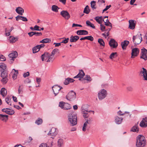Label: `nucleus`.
I'll list each match as a JSON object with an SVG mask.
<instances>
[{
	"mask_svg": "<svg viewBox=\"0 0 147 147\" xmlns=\"http://www.w3.org/2000/svg\"><path fill=\"white\" fill-rule=\"evenodd\" d=\"M146 143V140L144 136L139 135L137 137L136 144L137 147H144Z\"/></svg>",
	"mask_w": 147,
	"mask_h": 147,
	"instance_id": "1",
	"label": "nucleus"
},
{
	"mask_svg": "<svg viewBox=\"0 0 147 147\" xmlns=\"http://www.w3.org/2000/svg\"><path fill=\"white\" fill-rule=\"evenodd\" d=\"M68 119L71 126L75 125L77 124V116L76 114L73 113L69 114Z\"/></svg>",
	"mask_w": 147,
	"mask_h": 147,
	"instance_id": "2",
	"label": "nucleus"
},
{
	"mask_svg": "<svg viewBox=\"0 0 147 147\" xmlns=\"http://www.w3.org/2000/svg\"><path fill=\"white\" fill-rule=\"evenodd\" d=\"M141 36V34L139 32L136 35L133 36V41L135 45H138L141 42L142 40Z\"/></svg>",
	"mask_w": 147,
	"mask_h": 147,
	"instance_id": "3",
	"label": "nucleus"
},
{
	"mask_svg": "<svg viewBox=\"0 0 147 147\" xmlns=\"http://www.w3.org/2000/svg\"><path fill=\"white\" fill-rule=\"evenodd\" d=\"M66 98L70 101H73L76 98V92L73 91H71L66 96Z\"/></svg>",
	"mask_w": 147,
	"mask_h": 147,
	"instance_id": "4",
	"label": "nucleus"
},
{
	"mask_svg": "<svg viewBox=\"0 0 147 147\" xmlns=\"http://www.w3.org/2000/svg\"><path fill=\"white\" fill-rule=\"evenodd\" d=\"M107 94V91L104 89H102L98 94V98L99 100H101L106 96Z\"/></svg>",
	"mask_w": 147,
	"mask_h": 147,
	"instance_id": "5",
	"label": "nucleus"
},
{
	"mask_svg": "<svg viewBox=\"0 0 147 147\" xmlns=\"http://www.w3.org/2000/svg\"><path fill=\"white\" fill-rule=\"evenodd\" d=\"M109 44L110 46L112 48H116L118 46L117 42L113 39H111L109 41Z\"/></svg>",
	"mask_w": 147,
	"mask_h": 147,
	"instance_id": "6",
	"label": "nucleus"
},
{
	"mask_svg": "<svg viewBox=\"0 0 147 147\" xmlns=\"http://www.w3.org/2000/svg\"><path fill=\"white\" fill-rule=\"evenodd\" d=\"M82 113L84 114L83 116L84 118H87L88 117V112H90L91 111L94 112V111H88V109H85V106L83 105L82 107Z\"/></svg>",
	"mask_w": 147,
	"mask_h": 147,
	"instance_id": "7",
	"label": "nucleus"
},
{
	"mask_svg": "<svg viewBox=\"0 0 147 147\" xmlns=\"http://www.w3.org/2000/svg\"><path fill=\"white\" fill-rule=\"evenodd\" d=\"M62 88V87H60L57 85H54L52 87L53 92L56 96L59 92V91Z\"/></svg>",
	"mask_w": 147,
	"mask_h": 147,
	"instance_id": "8",
	"label": "nucleus"
},
{
	"mask_svg": "<svg viewBox=\"0 0 147 147\" xmlns=\"http://www.w3.org/2000/svg\"><path fill=\"white\" fill-rule=\"evenodd\" d=\"M141 50L142 53L140 58L146 60L147 59V50L144 48L142 49Z\"/></svg>",
	"mask_w": 147,
	"mask_h": 147,
	"instance_id": "9",
	"label": "nucleus"
},
{
	"mask_svg": "<svg viewBox=\"0 0 147 147\" xmlns=\"http://www.w3.org/2000/svg\"><path fill=\"white\" fill-rule=\"evenodd\" d=\"M61 15L65 19L68 20L70 18V15L68 11L66 10H63L60 12Z\"/></svg>",
	"mask_w": 147,
	"mask_h": 147,
	"instance_id": "10",
	"label": "nucleus"
},
{
	"mask_svg": "<svg viewBox=\"0 0 147 147\" xmlns=\"http://www.w3.org/2000/svg\"><path fill=\"white\" fill-rule=\"evenodd\" d=\"M58 130L55 127H52L48 135L55 136L58 133Z\"/></svg>",
	"mask_w": 147,
	"mask_h": 147,
	"instance_id": "11",
	"label": "nucleus"
},
{
	"mask_svg": "<svg viewBox=\"0 0 147 147\" xmlns=\"http://www.w3.org/2000/svg\"><path fill=\"white\" fill-rule=\"evenodd\" d=\"M140 126L143 128L147 127V117L142 118V121L140 123Z\"/></svg>",
	"mask_w": 147,
	"mask_h": 147,
	"instance_id": "12",
	"label": "nucleus"
},
{
	"mask_svg": "<svg viewBox=\"0 0 147 147\" xmlns=\"http://www.w3.org/2000/svg\"><path fill=\"white\" fill-rule=\"evenodd\" d=\"M139 52V50L138 48H135L132 49L131 53V57L133 58L137 56L138 55Z\"/></svg>",
	"mask_w": 147,
	"mask_h": 147,
	"instance_id": "13",
	"label": "nucleus"
},
{
	"mask_svg": "<svg viewBox=\"0 0 147 147\" xmlns=\"http://www.w3.org/2000/svg\"><path fill=\"white\" fill-rule=\"evenodd\" d=\"M18 54L17 52L15 51L13 52L10 53L9 55V57L10 58V60L13 61L14 59L16 58L18 56Z\"/></svg>",
	"mask_w": 147,
	"mask_h": 147,
	"instance_id": "14",
	"label": "nucleus"
},
{
	"mask_svg": "<svg viewBox=\"0 0 147 147\" xmlns=\"http://www.w3.org/2000/svg\"><path fill=\"white\" fill-rule=\"evenodd\" d=\"M142 71H140V73L142 74V76L144 78V80H147V71L146 69L144 67L142 68Z\"/></svg>",
	"mask_w": 147,
	"mask_h": 147,
	"instance_id": "15",
	"label": "nucleus"
},
{
	"mask_svg": "<svg viewBox=\"0 0 147 147\" xmlns=\"http://www.w3.org/2000/svg\"><path fill=\"white\" fill-rule=\"evenodd\" d=\"M123 120V118L119 117L117 116H116L115 117V121L117 124H121Z\"/></svg>",
	"mask_w": 147,
	"mask_h": 147,
	"instance_id": "16",
	"label": "nucleus"
},
{
	"mask_svg": "<svg viewBox=\"0 0 147 147\" xmlns=\"http://www.w3.org/2000/svg\"><path fill=\"white\" fill-rule=\"evenodd\" d=\"M129 28L131 30H133L134 29L136 26V23L133 20H129Z\"/></svg>",
	"mask_w": 147,
	"mask_h": 147,
	"instance_id": "17",
	"label": "nucleus"
},
{
	"mask_svg": "<svg viewBox=\"0 0 147 147\" xmlns=\"http://www.w3.org/2000/svg\"><path fill=\"white\" fill-rule=\"evenodd\" d=\"M77 34L79 35H86L88 34V32L84 30H80L76 32Z\"/></svg>",
	"mask_w": 147,
	"mask_h": 147,
	"instance_id": "18",
	"label": "nucleus"
},
{
	"mask_svg": "<svg viewBox=\"0 0 147 147\" xmlns=\"http://www.w3.org/2000/svg\"><path fill=\"white\" fill-rule=\"evenodd\" d=\"M79 38V37L78 36H73L71 35L70 37V41L71 42H76Z\"/></svg>",
	"mask_w": 147,
	"mask_h": 147,
	"instance_id": "19",
	"label": "nucleus"
},
{
	"mask_svg": "<svg viewBox=\"0 0 147 147\" xmlns=\"http://www.w3.org/2000/svg\"><path fill=\"white\" fill-rule=\"evenodd\" d=\"M85 75V74L83 70H80L78 74L74 77V78H83L84 76Z\"/></svg>",
	"mask_w": 147,
	"mask_h": 147,
	"instance_id": "20",
	"label": "nucleus"
},
{
	"mask_svg": "<svg viewBox=\"0 0 147 147\" xmlns=\"http://www.w3.org/2000/svg\"><path fill=\"white\" fill-rule=\"evenodd\" d=\"M129 43V42L127 40H125L121 42V45L122 48L123 50L125 49L128 45Z\"/></svg>",
	"mask_w": 147,
	"mask_h": 147,
	"instance_id": "21",
	"label": "nucleus"
},
{
	"mask_svg": "<svg viewBox=\"0 0 147 147\" xmlns=\"http://www.w3.org/2000/svg\"><path fill=\"white\" fill-rule=\"evenodd\" d=\"M138 122L131 129V131L133 132H138L139 131V129L138 126Z\"/></svg>",
	"mask_w": 147,
	"mask_h": 147,
	"instance_id": "22",
	"label": "nucleus"
},
{
	"mask_svg": "<svg viewBox=\"0 0 147 147\" xmlns=\"http://www.w3.org/2000/svg\"><path fill=\"white\" fill-rule=\"evenodd\" d=\"M16 11L18 13L21 15H23L24 12V9L20 7L17 8Z\"/></svg>",
	"mask_w": 147,
	"mask_h": 147,
	"instance_id": "23",
	"label": "nucleus"
},
{
	"mask_svg": "<svg viewBox=\"0 0 147 147\" xmlns=\"http://www.w3.org/2000/svg\"><path fill=\"white\" fill-rule=\"evenodd\" d=\"M8 116L0 114V119L4 121H6L8 119Z\"/></svg>",
	"mask_w": 147,
	"mask_h": 147,
	"instance_id": "24",
	"label": "nucleus"
},
{
	"mask_svg": "<svg viewBox=\"0 0 147 147\" xmlns=\"http://www.w3.org/2000/svg\"><path fill=\"white\" fill-rule=\"evenodd\" d=\"M48 55L49 56L48 57V60L47 61V62H52L53 60L54 59V57L52 55L51 53H48Z\"/></svg>",
	"mask_w": 147,
	"mask_h": 147,
	"instance_id": "25",
	"label": "nucleus"
},
{
	"mask_svg": "<svg viewBox=\"0 0 147 147\" xmlns=\"http://www.w3.org/2000/svg\"><path fill=\"white\" fill-rule=\"evenodd\" d=\"M48 54V52H46L44 54L42 55L41 57L42 61H46L47 59V56H49Z\"/></svg>",
	"mask_w": 147,
	"mask_h": 147,
	"instance_id": "26",
	"label": "nucleus"
},
{
	"mask_svg": "<svg viewBox=\"0 0 147 147\" xmlns=\"http://www.w3.org/2000/svg\"><path fill=\"white\" fill-rule=\"evenodd\" d=\"M85 39H87L91 41H93L94 40V38L91 36H90L82 38L80 39V40H84Z\"/></svg>",
	"mask_w": 147,
	"mask_h": 147,
	"instance_id": "27",
	"label": "nucleus"
},
{
	"mask_svg": "<svg viewBox=\"0 0 147 147\" xmlns=\"http://www.w3.org/2000/svg\"><path fill=\"white\" fill-rule=\"evenodd\" d=\"M7 91L6 89L4 88H2L1 90V94L3 97H4L7 94Z\"/></svg>",
	"mask_w": 147,
	"mask_h": 147,
	"instance_id": "28",
	"label": "nucleus"
},
{
	"mask_svg": "<svg viewBox=\"0 0 147 147\" xmlns=\"http://www.w3.org/2000/svg\"><path fill=\"white\" fill-rule=\"evenodd\" d=\"M71 107L69 104L67 103L64 102V105L63 109L65 110H68L71 108Z\"/></svg>",
	"mask_w": 147,
	"mask_h": 147,
	"instance_id": "29",
	"label": "nucleus"
},
{
	"mask_svg": "<svg viewBox=\"0 0 147 147\" xmlns=\"http://www.w3.org/2000/svg\"><path fill=\"white\" fill-rule=\"evenodd\" d=\"M1 76L2 78L7 77V73L6 70L1 71Z\"/></svg>",
	"mask_w": 147,
	"mask_h": 147,
	"instance_id": "30",
	"label": "nucleus"
},
{
	"mask_svg": "<svg viewBox=\"0 0 147 147\" xmlns=\"http://www.w3.org/2000/svg\"><path fill=\"white\" fill-rule=\"evenodd\" d=\"M86 24L87 26L90 27L93 29H95V27L94 25L92 24L89 21H87L86 22Z\"/></svg>",
	"mask_w": 147,
	"mask_h": 147,
	"instance_id": "31",
	"label": "nucleus"
},
{
	"mask_svg": "<svg viewBox=\"0 0 147 147\" xmlns=\"http://www.w3.org/2000/svg\"><path fill=\"white\" fill-rule=\"evenodd\" d=\"M6 66L5 64H2L0 65V72L6 70Z\"/></svg>",
	"mask_w": 147,
	"mask_h": 147,
	"instance_id": "32",
	"label": "nucleus"
},
{
	"mask_svg": "<svg viewBox=\"0 0 147 147\" xmlns=\"http://www.w3.org/2000/svg\"><path fill=\"white\" fill-rule=\"evenodd\" d=\"M6 109L5 113H6L11 115L14 113V112L13 111L10 110V109L8 108H6Z\"/></svg>",
	"mask_w": 147,
	"mask_h": 147,
	"instance_id": "33",
	"label": "nucleus"
},
{
	"mask_svg": "<svg viewBox=\"0 0 147 147\" xmlns=\"http://www.w3.org/2000/svg\"><path fill=\"white\" fill-rule=\"evenodd\" d=\"M38 46L36 45L33 48L32 50L33 53H35L39 51L40 49Z\"/></svg>",
	"mask_w": 147,
	"mask_h": 147,
	"instance_id": "34",
	"label": "nucleus"
},
{
	"mask_svg": "<svg viewBox=\"0 0 147 147\" xmlns=\"http://www.w3.org/2000/svg\"><path fill=\"white\" fill-rule=\"evenodd\" d=\"M51 8L52 10L56 12H58V9H59L57 6L56 5H53Z\"/></svg>",
	"mask_w": 147,
	"mask_h": 147,
	"instance_id": "35",
	"label": "nucleus"
},
{
	"mask_svg": "<svg viewBox=\"0 0 147 147\" xmlns=\"http://www.w3.org/2000/svg\"><path fill=\"white\" fill-rule=\"evenodd\" d=\"M117 56V53L114 52L112 53L109 56L110 59H113L116 57Z\"/></svg>",
	"mask_w": 147,
	"mask_h": 147,
	"instance_id": "36",
	"label": "nucleus"
},
{
	"mask_svg": "<svg viewBox=\"0 0 147 147\" xmlns=\"http://www.w3.org/2000/svg\"><path fill=\"white\" fill-rule=\"evenodd\" d=\"M96 2V1H92L90 2L91 7L93 10L96 9V7H95Z\"/></svg>",
	"mask_w": 147,
	"mask_h": 147,
	"instance_id": "37",
	"label": "nucleus"
},
{
	"mask_svg": "<svg viewBox=\"0 0 147 147\" xmlns=\"http://www.w3.org/2000/svg\"><path fill=\"white\" fill-rule=\"evenodd\" d=\"M58 146L61 147L63 143V140L62 139H59L58 141Z\"/></svg>",
	"mask_w": 147,
	"mask_h": 147,
	"instance_id": "38",
	"label": "nucleus"
},
{
	"mask_svg": "<svg viewBox=\"0 0 147 147\" xmlns=\"http://www.w3.org/2000/svg\"><path fill=\"white\" fill-rule=\"evenodd\" d=\"M11 100V98L10 97L8 96H7L5 99V101L6 103L10 105H11V103L10 101Z\"/></svg>",
	"mask_w": 147,
	"mask_h": 147,
	"instance_id": "39",
	"label": "nucleus"
},
{
	"mask_svg": "<svg viewBox=\"0 0 147 147\" xmlns=\"http://www.w3.org/2000/svg\"><path fill=\"white\" fill-rule=\"evenodd\" d=\"M42 123V119L40 118H38L37 120L36 121L35 123L38 125L41 124Z\"/></svg>",
	"mask_w": 147,
	"mask_h": 147,
	"instance_id": "40",
	"label": "nucleus"
},
{
	"mask_svg": "<svg viewBox=\"0 0 147 147\" xmlns=\"http://www.w3.org/2000/svg\"><path fill=\"white\" fill-rule=\"evenodd\" d=\"M2 78V79L1 80V81L2 83L3 84H6L8 80L7 77H4V78L3 77Z\"/></svg>",
	"mask_w": 147,
	"mask_h": 147,
	"instance_id": "41",
	"label": "nucleus"
},
{
	"mask_svg": "<svg viewBox=\"0 0 147 147\" xmlns=\"http://www.w3.org/2000/svg\"><path fill=\"white\" fill-rule=\"evenodd\" d=\"M90 12V10L89 9L88 5H86L84 9L83 12L84 13L88 14Z\"/></svg>",
	"mask_w": 147,
	"mask_h": 147,
	"instance_id": "42",
	"label": "nucleus"
},
{
	"mask_svg": "<svg viewBox=\"0 0 147 147\" xmlns=\"http://www.w3.org/2000/svg\"><path fill=\"white\" fill-rule=\"evenodd\" d=\"M12 70H14L15 72L13 73L12 76V78L13 79H15L16 78V76L18 74V70H16L15 69H12Z\"/></svg>",
	"mask_w": 147,
	"mask_h": 147,
	"instance_id": "43",
	"label": "nucleus"
},
{
	"mask_svg": "<svg viewBox=\"0 0 147 147\" xmlns=\"http://www.w3.org/2000/svg\"><path fill=\"white\" fill-rule=\"evenodd\" d=\"M98 42L100 44V45L102 46H105V42L103 40L102 38H99L98 40Z\"/></svg>",
	"mask_w": 147,
	"mask_h": 147,
	"instance_id": "44",
	"label": "nucleus"
},
{
	"mask_svg": "<svg viewBox=\"0 0 147 147\" xmlns=\"http://www.w3.org/2000/svg\"><path fill=\"white\" fill-rule=\"evenodd\" d=\"M59 51L58 49H54L52 51L51 53V54L54 57V55L57 53H59Z\"/></svg>",
	"mask_w": 147,
	"mask_h": 147,
	"instance_id": "45",
	"label": "nucleus"
},
{
	"mask_svg": "<svg viewBox=\"0 0 147 147\" xmlns=\"http://www.w3.org/2000/svg\"><path fill=\"white\" fill-rule=\"evenodd\" d=\"M23 86H20L18 89V92L19 94H22L23 92Z\"/></svg>",
	"mask_w": 147,
	"mask_h": 147,
	"instance_id": "46",
	"label": "nucleus"
},
{
	"mask_svg": "<svg viewBox=\"0 0 147 147\" xmlns=\"http://www.w3.org/2000/svg\"><path fill=\"white\" fill-rule=\"evenodd\" d=\"M82 80H86L88 81H90L92 80L91 78L89 75H86L85 78L82 79Z\"/></svg>",
	"mask_w": 147,
	"mask_h": 147,
	"instance_id": "47",
	"label": "nucleus"
},
{
	"mask_svg": "<svg viewBox=\"0 0 147 147\" xmlns=\"http://www.w3.org/2000/svg\"><path fill=\"white\" fill-rule=\"evenodd\" d=\"M18 38L14 37H12L10 40V42L12 43L15 42L17 40Z\"/></svg>",
	"mask_w": 147,
	"mask_h": 147,
	"instance_id": "48",
	"label": "nucleus"
},
{
	"mask_svg": "<svg viewBox=\"0 0 147 147\" xmlns=\"http://www.w3.org/2000/svg\"><path fill=\"white\" fill-rule=\"evenodd\" d=\"M103 21H104L105 23V25L107 26H109L112 28V24L109 22V21H108L107 22H105L104 21V20L103 19Z\"/></svg>",
	"mask_w": 147,
	"mask_h": 147,
	"instance_id": "49",
	"label": "nucleus"
},
{
	"mask_svg": "<svg viewBox=\"0 0 147 147\" xmlns=\"http://www.w3.org/2000/svg\"><path fill=\"white\" fill-rule=\"evenodd\" d=\"M94 20H95L99 24H102V22L101 20H100L99 18H98V16L94 18Z\"/></svg>",
	"mask_w": 147,
	"mask_h": 147,
	"instance_id": "50",
	"label": "nucleus"
},
{
	"mask_svg": "<svg viewBox=\"0 0 147 147\" xmlns=\"http://www.w3.org/2000/svg\"><path fill=\"white\" fill-rule=\"evenodd\" d=\"M5 57L2 55H0V60L1 61H5L6 60Z\"/></svg>",
	"mask_w": 147,
	"mask_h": 147,
	"instance_id": "51",
	"label": "nucleus"
},
{
	"mask_svg": "<svg viewBox=\"0 0 147 147\" xmlns=\"http://www.w3.org/2000/svg\"><path fill=\"white\" fill-rule=\"evenodd\" d=\"M39 147H49L47 144L45 143H42L40 145Z\"/></svg>",
	"mask_w": 147,
	"mask_h": 147,
	"instance_id": "52",
	"label": "nucleus"
},
{
	"mask_svg": "<svg viewBox=\"0 0 147 147\" xmlns=\"http://www.w3.org/2000/svg\"><path fill=\"white\" fill-rule=\"evenodd\" d=\"M65 38V39L64 40H62V42H61V43H64L65 44H66L68 42V41L69 40V38Z\"/></svg>",
	"mask_w": 147,
	"mask_h": 147,
	"instance_id": "53",
	"label": "nucleus"
},
{
	"mask_svg": "<svg viewBox=\"0 0 147 147\" xmlns=\"http://www.w3.org/2000/svg\"><path fill=\"white\" fill-rule=\"evenodd\" d=\"M100 30L102 31H104L105 28V26L101 24H100Z\"/></svg>",
	"mask_w": 147,
	"mask_h": 147,
	"instance_id": "54",
	"label": "nucleus"
},
{
	"mask_svg": "<svg viewBox=\"0 0 147 147\" xmlns=\"http://www.w3.org/2000/svg\"><path fill=\"white\" fill-rule=\"evenodd\" d=\"M44 43L49 42L51 41V40L49 38H46L43 39Z\"/></svg>",
	"mask_w": 147,
	"mask_h": 147,
	"instance_id": "55",
	"label": "nucleus"
},
{
	"mask_svg": "<svg viewBox=\"0 0 147 147\" xmlns=\"http://www.w3.org/2000/svg\"><path fill=\"white\" fill-rule=\"evenodd\" d=\"M39 26L37 25H35L34 27V30H35L40 31H41V30L39 29Z\"/></svg>",
	"mask_w": 147,
	"mask_h": 147,
	"instance_id": "56",
	"label": "nucleus"
},
{
	"mask_svg": "<svg viewBox=\"0 0 147 147\" xmlns=\"http://www.w3.org/2000/svg\"><path fill=\"white\" fill-rule=\"evenodd\" d=\"M64 105V102H60L59 104V106L60 107L61 109H63V107Z\"/></svg>",
	"mask_w": 147,
	"mask_h": 147,
	"instance_id": "57",
	"label": "nucleus"
},
{
	"mask_svg": "<svg viewBox=\"0 0 147 147\" xmlns=\"http://www.w3.org/2000/svg\"><path fill=\"white\" fill-rule=\"evenodd\" d=\"M30 75L29 72L27 71L26 73H24L23 74V76L24 78H26L28 76Z\"/></svg>",
	"mask_w": 147,
	"mask_h": 147,
	"instance_id": "58",
	"label": "nucleus"
},
{
	"mask_svg": "<svg viewBox=\"0 0 147 147\" xmlns=\"http://www.w3.org/2000/svg\"><path fill=\"white\" fill-rule=\"evenodd\" d=\"M111 5H107L106 6V8L103 10V12L106 11L109 9L111 7Z\"/></svg>",
	"mask_w": 147,
	"mask_h": 147,
	"instance_id": "59",
	"label": "nucleus"
},
{
	"mask_svg": "<svg viewBox=\"0 0 147 147\" xmlns=\"http://www.w3.org/2000/svg\"><path fill=\"white\" fill-rule=\"evenodd\" d=\"M64 84L65 85H67L69 84L68 78L65 79L64 82Z\"/></svg>",
	"mask_w": 147,
	"mask_h": 147,
	"instance_id": "60",
	"label": "nucleus"
},
{
	"mask_svg": "<svg viewBox=\"0 0 147 147\" xmlns=\"http://www.w3.org/2000/svg\"><path fill=\"white\" fill-rule=\"evenodd\" d=\"M117 114L120 116H122L125 115V113H122V112L120 110L117 112Z\"/></svg>",
	"mask_w": 147,
	"mask_h": 147,
	"instance_id": "61",
	"label": "nucleus"
},
{
	"mask_svg": "<svg viewBox=\"0 0 147 147\" xmlns=\"http://www.w3.org/2000/svg\"><path fill=\"white\" fill-rule=\"evenodd\" d=\"M82 26L80 24H73L72 25V27H81Z\"/></svg>",
	"mask_w": 147,
	"mask_h": 147,
	"instance_id": "62",
	"label": "nucleus"
},
{
	"mask_svg": "<svg viewBox=\"0 0 147 147\" xmlns=\"http://www.w3.org/2000/svg\"><path fill=\"white\" fill-rule=\"evenodd\" d=\"M127 90L129 91H132L133 90V88L131 86H129L127 88Z\"/></svg>",
	"mask_w": 147,
	"mask_h": 147,
	"instance_id": "63",
	"label": "nucleus"
},
{
	"mask_svg": "<svg viewBox=\"0 0 147 147\" xmlns=\"http://www.w3.org/2000/svg\"><path fill=\"white\" fill-rule=\"evenodd\" d=\"M22 17V16L18 15V16H17V17H16V20L18 21L19 20H21L22 18L21 17Z\"/></svg>",
	"mask_w": 147,
	"mask_h": 147,
	"instance_id": "64",
	"label": "nucleus"
}]
</instances>
